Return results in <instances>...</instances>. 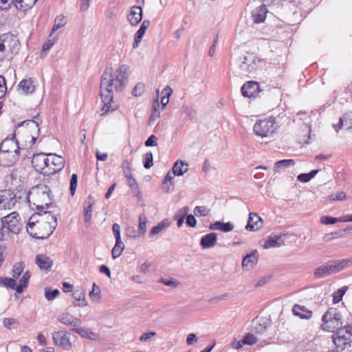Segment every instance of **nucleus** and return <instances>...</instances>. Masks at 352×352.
Listing matches in <instances>:
<instances>
[{
  "label": "nucleus",
  "mask_w": 352,
  "mask_h": 352,
  "mask_svg": "<svg viewBox=\"0 0 352 352\" xmlns=\"http://www.w3.org/2000/svg\"><path fill=\"white\" fill-rule=\"evenodd\" d=\"M78 184V175L76 173L72 174L70 179V192L72 196L74 195Z\"/></svg>",
  "instance_id": "obj_57"
},
{
  "label": "nucleus",
  "mask_w": 352,
  "mask_h": 352,
  "mask_svg": "<svg viewBox=\"0 0 352 352\" xmlns=\"http://www.w3.org/2000/svg\"><path fill=\"white\" fill-rule=\"evenodd\" d=\"M19 157V152L14 151L10 152L0 151V165L10 167L14 164Z\"/></svg>",
  "instance_id": "obj_12"
},
{
  "label": "nucleus",
  "mask_w": 352,
  "mask_h": 352,
  "mask_svg": "<svg viewBox=\"0 0 352 352\" xmlns=\"http://www.w3.org/2000/svg\"><path fill=\"white\" fill-rule=\"evenodd\" d=\"M89 296L91 298H94V297H97L98 298H100V289L95 283L93 284L92 289L89 292Z\"/></svg>",
  "instance_id": "obj_63"
},
{
  "label": "nucleus",
  "mask_w": 352,
  "mask_h": 352,
  "mask_svg": "<svg viewBox=\"0 0 352 352\" xmlns=\"http://www.w3.org/2000/svg\"><path fill=\"white\" fill-rule=\"evenodd\" d=\"M0 285L8 289H15L16 288V281L14 278L0 276Z\"/></svg>",
  "instance_id": "obj_40"
},
{
  "label": "nucleus",
  "mask_w": 352,
  "mask_h": 352,
  "mask_svg": "<svg viewBox=\"0 0 352 352\" xmlns=\"http://www.w3.org/2000/svg\"><path fill=\"white\" fill-rule=\"evenodd\" d=\"M112 230L116 239V243H122L121 241L120 225L117 223H113L112 226Z\"/></svg>",
  "instance_id": "obj_58"
},
{
  "label": "nucleus",
  "mask_w": 352,
  "mask_h": 352,
  "mask_svg": "<svg viewBox=\"0 0 352 352\" xmlns=\"http://www.w3.org/2000/svg\"><path fill=\"white\" fill-rule=\"evenodd\" d=\"M72 331L79 334L80 336L90 340H96L98 335L87 328H73Z\"/></svg>",
  "instance_id": "obj_31"
},
{
  "label": "nucleus",
  "mask_w": 352,
  "mask_h": 352,
  "mask_svg": "<svg viewBox=\"0 0 352 352\" xmlns=\"http://www.w3.org/2000/svg\"><path fill=\"white\" fill-rule=\"evenodd\" d=\"M346 289H347L346 287H342V288L338 289L336 292H334L333 294V302H338L339 301H340L342 300L344 294H345Z\"/></svg>",
  "instance_id": "obj_56"
},
{
  "label": "nucleus",
  "mask_w": 352,
  "mask_h": 352,
  "mask_svg": "<svg viewBox=\"0 0 352 352\" xmlns=\"http://www.w3.org/2000/svg\"><path fill=\"white\" fill-rule=\"evenodd\" d=\"M30 278V273L29 271H26L19 280V283L16 285V292L21 294L23 292L24 289L28 287L29 279Z\"/></svg>",
  "instance_id": "obj_33"
},
{
  "label": "nucleus",
  "mask_w": 352,
  "mask_h": 352,
  "mask_svg": "<svg viewBox=\"0 0 352 352\" xmlns=\"http://www.w3.org/2000/svg\"><path fill=\"white\" fill-rule=\"evenodd\" d=\"M258 259V254L257 250H254L248 254L242 261V267L245 270H252L257 263Z\"/></svg>",
  "instance_id": "obj_19"
},
{
  "label": "nucleus",
  "mask_w": 352,
  "mask_h": 352,
  "mask_svg": "<svg viewBox=\"0 0 352 352\" xmlns=\"http://www.w3.org/2000/svg\"><path fill=\"white\" fill-rule=\"evenodd\" d=\"M21 44L16 36L10 33L0 34L1 60H11L20 50Z\"/></svg>",
  "instance_id": "obj_2"
},
{
  "label": "nucleus",
  "mask_w": 352,
  "mask_h": 352,
  "mask_svg": "<svg viewBox=\"0 0 352 352\" xmlns=\"http://www.w3.org/2000/svg\"><path fill=\"white\" fill-rule=\"evenodd\" d=\"M320 222L323 224H334L337 222H342V217L336 218L330 216H323L320 219Z\"/></svg>",
  "instance_id": "obj_54"
},
{
  "label": "nucleus",
  "mask_w": 352,
  "mask_h": 352,
  "mask_svg": "<svg viewBox=\"0 0 352 352\" xmlns=\"http://www.w3.org/2000/svg\"><path fill=\"white\" fill-rule=\"evenodd\" d=\"M261 90L262 89H254V91H252L251 89H241V92L243 97L254 99L258 96Z\"/></svg>",
  "instance_id": "obj_53"
},
{
  "label": "nucleus",
  "mask_w": 352,
  "mask_h": 352,
  "mask_svg": "<svg viewBox=\"0 0 352 352\" xmlns=\"http://www.w3.org/2000/svg\"><path fill=\"white\" fill-rule=\"evenodd\" d=\"M217 236L214 232H210L201 237L200 244L204 249H209L217 244Z\"/></svg>",
  "instance_id": "obj_23"
},
{
  "label": "nucleus",
  "mask_w": 352,
  "mask_h": 352,
  "mask_svg": "<svg viewBox=\"0 0 352 352\" xmlns=\"http://www.w3.org/2000/svg\"><path fill=\"white\" fill-rule=\"evenodd\" d=\"M143 11L140 6H133L130 8L126 19L132 26L138 25L142 19Z\"/></svg>",
  "instance_id": "obj_13"
},
{
  "label": "nucleus",
  "mask_w": 352,
  "mask_h": 352,
  "mask_svg": "<svg viewBox=\"0 0 352 352\" xmlns=\"http://www.w3.org/2000/svg\"><path fill=\"white\" fill-rule=\"evenodd\" d=\"M21 126H25L28 128L30 131L32 133V134L35 133L36 135H38L40 131L39 125L37 122L34 120H28L23 122L21 124Z\"/></svg>",
  "instance_id": "obj_35"
},
{
  "label": "nucleus",
  "mask_w": 352,
  "mask_h": 352,
  "mask_svg": "<svg viewBox=\"0 0 352 352\" xmlns=\"http://www.w3.org/2000/svg\"><path fill=\"white\" fill-rule=\"evenodd\" d=\"M21 196H17L13 190L10 189H5L0 190V209L12 208Z\"/></svg>",
  "instance_id": "obj_8"
},
{
  "label": "nucleus",
  "mask_w": 352,
  "mask_h": 352,
  "mask_svg": "<svg viewBox=\"0 0 352 352\" xmlns=\"http://www.w3.org/2000/svg\"><path fill=\"white\" fill-rule=\"evenodd\" d=\"M349 320V317L344 316L336 308L331 307L322 316V327L324 330L334 332Z\"/></svg>",
  "instance_id": "obj_4"
},
{
  "label": "nucleus",
  "mask_w": 352,
  "mask_h": 352,
  "mask_svg": "<svg viewBox=\"0 0 352 352\" xmlns=\"http://www.w3.org/2000/svg\"><path fill=\"white\" fill-rule=\"evenodd\" d=\"M153 153L151 152L146 153L144 156V166L145 168L148 169L153 165Z\"/></svg>",
  "instance_id": "obj_55"
},
{
  "label": "nucleus",
  "mask_w": 352,
  "mask_h": 352,
  "mask_svg": "<svg viewBox=\"0 0 352 352\" xmlns=\"http://www.w3.org/2000/svg\"><path fill=\"white\" fill-rule=\"evenodd\" d=\"M263 221L262 218L258 215L257 213L250 212L249 214V218L248 223L245 226V229L248 231L256 232L261 229L263 226Z\"/></svg>",
  "instance_id": "obj_16"
},
{
  "label": "nucleus",
  "mask_w": 352,
  "mask_h": 352,
  "mask_svg": "<svg viewBox=\"0 0 352 352\" xmlns=\"http://www.w3.org/2000/svg\"><path fill=\"white\" fill-rule=\"evenodd\" d=\"M184 165H186V166H188L187 164H184V162H182V160L176 161L172 168L173 175L180 176L182 175L186 172H187V168H183V166Z\"/></svg>",
  "instance_id": "obj_36"
},
{
  "label": "nucleus",
  "mask_w": 352,
  "mask_h": 352,
  "mask_svg": "<svg viewBox=\"0 0 352 352\" xmlns=\"http://www.w3.org/2000/svg\"><path fill=\"white\" fill-rule=\"evenodd\" d=\"M122 166L125 177H128L132 175L131 172L130 163L128 160H124Z\"/></svg>",
  "instance_id": "obj_64"
},
{
  "label": "nucleus",
  "mask_w": 352,
  "mask_h": 352,
  "mask_svg": "<svg viewBox=\"0 0 352 352\" xmlns=\"http://www.w3.org/2000/svg\"><path fill=\"white\" fill-rule=\"evenodd\" d=\"M339 331H344L342 335L351 343L352 342V322L349 320L340 328Z\"/></svg>",
  "instance_id": "obj_41"
},
{
  "label": "nucleus",
  "mask_w": 352,
  "mask_h": 352,
  "mask_svg": "<svg viewBox=\"0 0 352 352\" xmlns=\"http://www.w3.org/2000/svg\"><path fill=\"white\" fill-rule=\"evenodd\" d=\"M52 338L56 346H60L65 350H69L71 349L72 343L66 333L61 331L54 332L52 334Z\"/></svg>",
  "instance_id": "obj_14"
},
{
  "label": "nucleus",
  "mask_w": 352,
  "mask_h": 352,
  "mask_svg": "<svg viewBox=\"0 0 352 352\" xmlns=\"http://www.w3.org/2000/svg\"><path fill=\"white\" fill-rule=\"evenodd\" d=\"M188 212V208L185 206L177 211L175 218L177 219V224L178 227H181L184 223V217Z\"/></svg>",
  "instance_id": "obj_48"
},
{
  "label": "nucleus",
  "mask_w": 352,
  "mask_h": 352,
  "mask_svg": "<svg viewBox=\"0 0 352 352\" xmlns=\"http://www.w3.org/2000/svg\"><path fill=\"white\" fill-rule=\"evenodd\" d=\"M262 60L253 53H247L243 56L240 68L242 72L250 74L256 72L261 66Z\"/></svg>",
  "instance_id": "obj_7"
},
{
  "label": "nucleus",
  "mask_w": 352,
  "mask_h": 352,
  "mask_svg": "<svg viewBox=\"0 0 352 352\" xmlns=\"http://www.w3.org/2000/svg\"><path fill=\"white\" fill-rule=\"evenodd\" d=\"M72 296L76 301H78V303L76 305L77 306L84 307L87 305V302L85 299V293L84 291L75 290L72 294Z\"/></svg>",
  "instance_id": "obj_39"
},
{
  "label": "nucleus",
  "mask_w": 352,
  "mask_h": 352,
  "mask_svg": "<svg viewBox=\"0 0 352 352\" xmlns=\"http://www.w3.org/2000/svg\"><path fill=\"white\" fill-rule=\"evenodd\" d=\"M59 294L60 292L58 289H54L53 290L46 289L45 291V297L47 300H53Z\"/></svg>",
  "instance_id": "obj_60"
},
{
  "label": "nucleus",
  "mask_w": 352,
  "mask_h": 352,
  "mask_svg": "<svg viewBox=\"0 0 352 352\" xmlns=\"http://www.w3.org/2000/svg\"><path fill=\"white\" fill-rule=\"evenodd\" d=\"M211 230H220L223 232H228L234 229V225L231 222L215 221L209 226Z\"/></svg>",
  "instance_id": "obj_27"
},
{
  "label": "nucleus",
  "mask_w": 352,
  "mask_h": 352,
  "mask_svg": "<svg viewBox=\"0 0 352 352\" xmlns=\"http://www.w3.org/2000/svg\"><path fill=\"white\" fill-rule=\"evenodd\" d=\"M35 263L38 267L44 271H50L53 265V261L45 254H39L36 256Z\"/></svg>",
  "instance_id": "obj_18"
},
{
  "label": "nucleus",
  "mask_w": 352,
  "mask_h": 352,
  "mask_svg": "<svg viewBox=\"0 0 352 352\" xmlns=\"http://www.w3.org/2000/svg\"><path fill=\"white\" fill-rule=\"evenodd\" d=\"M19 150L18 142L14 141V138H6L3 140L0 145V151L10 152L14 151L19 152Z\"/></svg>",
  "instance_id": "obj_25"
},
{
  "label": "nucleus",
  "mask_w": 352,
  "mask_h": 352,
  "mask_svg": "<svg viewBox=\"0 0 352 352\" xmlns=\"http://www.w3.org/2000/svg\"><path fill=\"white\" fill-rule=\"evenodd\" d=\"M25 199L29 202L30 208L33 209V206H35L36 210L42 211L52 206L53 195L47 186L38 185L26 193Z\"/></svg>",
  "instance_id": "obj_1"
},
{
  "label": "nucleus",
  "mask_w": 352,
  "mask_h": 352,
  "mask_svg": "<svg viewBox=\"0 0 352 352\" xmlns=\"http://www.w3.org/2000/svg\"><path fill=\"white\" fill-rule=\"evenodd\" d=\"M150 21L145 19L142 21L140 27L138 30L136 32L134 36V42L133 43V47L137 48L139 45V43L141 42L143 36L144 35L146 30L150 25Z\"/></svg>",
  "instance_id": "obj_22"
},
{
  "label": "nucleus",
  "mask_w": 352,
  "mask_h": 352,
  "mask_svg": "<svg viewBox=\"0 0 352 352\" xmlns=\"http://www.w3.org/2000/svg\"><path fill=\"white\" fill-rule=\"evenodd\" d=\"M276 129V119L273 117L257 120L254 125L253 130L256 135L261 137H267Z\"/></svg>",
  "instance_id": "obj_6"
},
{
  "label": "nucleus",
  "mask_w": 352,
  "mask_h": 352,
  "mask_svg": "<svg viewBox=\"0 0 352 352\" xmlns=\"http://www.w3.org/2000/svg\"><path fill=\"white\" fill-rule=\"evenodd\" d=\"M41 219H43L44 222L49 225H52V223H55L56 228H57V218L54 214H52L51 212L43 211V215L41 214Z\"/></svg>",
  "instance_id": "obj_44"
},
{
  "label": "nucleus",
  "mask_w": 352,
  "mask_h": 352,
  "mask_svg": "<svg viewBox=\"0 0 352 352\" xmlns=\"http://www.w3.org/2000/svg\"><path fill=\"white\" fill-rule=\"evenodd\" d=\"M258 339L250 333H247L243 338V343H244V344L252 345L256 343Z\"/></svg>",
  "instance_id": "obj_59"
},
{
  "label": "nucleus",
  "mask_w": 352,
  "mask_h": 352,
  "mask_svg": "<svg viewBox=\"0 0 352 352\" xmlns=\"http://www.w3.org/2000/svg\"><path fill=\"white\" fill-rule=\"evenodd\" d=\"M352 265V257L329 261L325 264L316 268L314 276L316 278H322L332 274H336Z\"/></svg>",
  "instance_id": "obj_3"
},
{
  "label": "nucleus",
  "mask_w": 352,
  "mask_h": 352,
  "mask_svg": "<svg viewBox=\"0 0 352 352\" xmlns=\"http://www.w3.org/2000/svg\"><path fill=\"white\" fill-rule=\"evenodd\" d=\"M37 1L38 0H11V5H13L17 10L26 11L32 8Z\"/></svg>",
  "instance_id": "obj_28"
},
{
  "label": "nucleus",
  "mask_w": 352,
  "mask_h": 352,
  "mask_svg": "<svg viewBox=\"0 0 352 352\" xmlns=\"http://www.w3.org/2000/svg\"><path fill=\"white\" fill-rule=\"evenodd\" d=\"M346 195L344 192H340L338 193L333 194V195H331L330 196H329V200H331V201H342V200L346 199Z\"/></svg>",
  "instance_id": "obj_61"
},
{
  "label": "nucleus",
  "mask_w": 352,
  "mask_h": 352,
  "mask_svg": "<svg viewBox=\"0 0 352 352\" xmlns=\"http://www.w3.org/2000/svg\"><path fill=\"white\" fill-rule=\"evenodd\" d=\"M38 82L34 78H28L23 79L17 86V88H36Z\"/></svg>",
  "instance_id": "obj_42"
},
{
  "label": "nucleus",
  "mask_w": 352,
  "mask_h": 352,
  "mask_svg": "<svg viewBox=\"0 0 352 352\" xmlns=\"http://www.w3.org/2000/svg\"><path fill=\"white\" fill-rule=\"evenodd\" d=\"M95 201L92 196L89 195L84 202V221L85 223H89L91 219L92 206Z\"/></svg>",
  "instance_id": "obj_26"
},
{
  "label": "nucleus",
  "mask_w": 352,
  "mask_h": 352,
  "mask_svg": "<svg viewBox=\"0 0 352 352\" xmlns=\"http://www.w3.org/2000/svg\"><path fill=\"white\" fill-rule=\"evenodd\" d=\"M125 234L128 237L135 238L139 235L138 232L133 226H129L125 230Z\"/></svg>",
  "instance_id": "obj_62"
},
{
  "label": "nucleus",
  "mask_w": 352,
  "mask_h": 352,
  "mask_svg": "<svg viewBox=\"0 0 352 352\" xmlns=\"http://www.w3.org/2000/svg\"><path fill=\"white\" fill-rule=\"evenodd\" d=\"M47 156V169L44 172V175H54L64 168L65 161L63 157L54 153H49Z\"/></svg>",
  "instance_id": "obj_9"
},
{
  "label": "nucleus",
  "mask_w": 352,
  "mask_h": 352,
  "mask_svg": "<svg viewBox=\"0 0 352 352\" xmlns=\"http://www.w3.org/2000/svg\"><path fill=\"white\" fill-rule=\"evenodd\" d=\"M100 96L103 102L102 109L107 113L109 111L111 103L113 101L112 89H100Z\"/></svg>",
  "instance_id": "obj_24"
},
{
  "label": "nucleus",
  "mask_w": 352,
  "mask_h": 352,
  "mask_svg": "<svg viewBox=\"0 0 352 352\" xmlns=\"http://www.w3.org/2000/svg\"><path fill=\"white\" fill-rule=\"evenodd\" d=\"M173 92V89H162L161 92V95H162L161 98V104L162 108L164 109L166 104L169 102V97Z\"/></svg>",
  "instance_id": "obj_51"
},
{
  "label": "nucleus",
  "mask_w": 352,
  "mask_h": 352,
  "mask_svg": "<svg viewBox=\"0 0 352 352\" xmlns=\"http://www.w3.org/2000/svg\"><path fill=\"white\" fill-rule=\"evenodd\" d=\"M168 223L166 221H162L158 223L156 226L152 228L149 232V236L153 237L159 233H160L164 229L168 227Z\"/></svg>",
  "instance_id": "obj_46"
},
{
  "label": "nucleus",
  "mask_w": 352,
  "mask_h": 352,
  "mask_svg": "<svg viewBox=\"0 0 352 352\" xmlns=\"http://www.w3.org/2000/svg\"><path fill=\"white\" fill-rule=\"evenodd\" d=\"M129 69V67L127 65H122L116 71L115 77H113L114 88H120L126 85Z\"/></svg>",
  "instance_id": "obj_10"
},
{
  "label": "nucleus",
  "mask_w": 352,
  "mask_h": 352,
  "mask_svg": "<svg viewBox=\"0 0 352 352\" xmlns=\"http://www.w3.org/2000/svg\"><path fill=\"white\" fill-rule=\"evenodd\" d=\"M293 314L302 319H309L312 316V312L307 310L305 307L295 305L292 309Z\"/></svg>",
  "instance_id": "obj_29"
},
{
  "label": "nucleus",
  "mask_w": 352,
  "mask_h": 352,
  "mask_svg": "<svg viewBox=\"0 0 352 352\" xmlns=\"http://www.w3.org/2000/svg\"><path fill=\"white\" fill-rule=\"evenodd\" d=\"M281 239L280 235H272L268 236L267 240L263 245V248L265 249L270 248H276V247H280L281 245V243H280L278 241Z\"/></svg>",
  "instance_id": "obj_34"
},
{
  "label": "nucleus",
  "mask_w": 352,
  "mask_h": 352,
  "mask_svg": "<svg viewBox=\"0 0 352 352\" xmlns=\"http://www.w3.org/2000/svg\"><path fill=\"white\" fill-rule=\"evenodd\" d=\"M344 331L336 330L333 332L332 340L338 349L343 351L351 346V342L342 335Z\"/></svg>",
  "instance_id": "obj_15"
},
{
  "label": "nucleus",
  "mask_w": 352,
  "mask_h": 352,
  "mask_svg": "<svg viewBox=\"0 0 352 352\" xmlns=\"http://www.w3.org/2000/svg\"><path fill=\"white\" fill-rule=\"evenodd\" d=\"M295 164V160L292 159L279 160L274 164V170L276 171L280 168L293 166Z\"/></svg>",
  "instance_id": "obj_45"
},
{
  "label": "nucleus",
  "mask_w": 352,
  "mask_h": 352,
  "mask_svg": "<svg viewBox=\"0 0 352 352\" xmlns=\"http://www.w3.org/2000/svg\"><path fill=\"white\" fill-rule=\"evenodd\" d=\"M47 161H49L47 154L37 153L33 155L32 164L36 171L44 175V172L47 169Z\"/></svg>",
  "instance_id": "obj_11"
},
{
  "label": "nucleus",
  "mask_w": 352,
  "mask_h": 352,
  "mask_svg": "<svg viewBox=\"0 0 352 352\" xmlns=\"http://www.w3.org/2000/svg\"><path fill=\"white\" fill-rule=\"evenodd\" d=\"M58 320L65 325L78 327L81 324V320L69 313H63L59 315Z\"/></svg>",
  "instance_id": "obj_21"
},
{
  "label": "nucleus",
  "mask_w": 352,
  "mask_h": 352,
  "mask_svg": "<svg viewBox=\"0 0 352 352\" xmlns=\"http://www.w3.org/2000/svg\"><path fill=\"white\" fill-rule=\"evenodd\" d=\"M147 219L144 215L139 217L138 233L140 236H144L146 231Z\"/></svg>",
  "instance_id": "obj_49"
},
{
  "label": "nucleus",
  "mask_w": 352,
  "mask_h": 352,
  "mask_svg": "<svg viewBox=\"0 0 352 352\" xmlns=\"http://www.w3.org/2000/svg\"><path fill=\"white\" fill-rule=\"evenodd\" d=\"M109 87H114L113 78L111 76V73L105 70L101 77L100 88H109Z\"/></svg>",
  "instance_id": "obj_32"
},
{
  "label": "nucleus",
  "mask_w": 352,
  "mask_h": 352,
  "mask_svg": "<svg viewBox=\"0 0 352 352\" xmlns=\"http://www.w3.org/2000/svg\"><path fill=\"white\" fill-rule=\"evenodd\" d=\"M65 23L66 22L65 21V16L63 15L57 16L55 18L54 24L50 36H52L54 32L57 31L60 28L63 27L65 25Z\"/></svg>",
  "instance_id": "obj_47"
},
{
  "label": "nucleus",
  "mask_w": 352,
  "mask_h": 352,
  "mask_svg": "<svg viewBox=\"0 0 352 352\" xmlns=\"http://www.w3.org/2000/svg\"><path fill=\"white\" fill-rule=\"evenodd\" d=\"M318 169L312 170L309 173H300L297 176V179L302 183L309 182L311 179H313L318 173Z\"/></svg>",
  "instance_id": "obj_43"
},
{
  "label": "nucleus",
  "mask_w": 352,
  "mask_h": 352,
  "mask_svg": "<svg viewBox=\"0 0 352 352\" xmlns=\"http://www.w3.org/2000/svg\"><path fill=\"white\" fill-rule=\"evenodd\" d=\"M267 12V10L264 4L256 8L252 11V18L253 21L256 23H263L266 18Z\"/></svg>",
  "instance_id": "obj_20"
},
{
  "label": "nucleus",
  "mask_w": 352,
  "mask_h": 352,
  "mask_svg": "<svg viewBox=\"0 0 352 352\" xmlns=\"http://www.w3.org/2000/svg\"><path fill=\"white\" fill-rule=\"evenodd\" d=\"M124 245L123 243H116L111 251V255L113 258L116 259L118 258L122 254V252L124 250Z\"/></svg>",
  "instance_id": "obj_50"
},
{
  "label": "nucleus",
  "mask_w": 352,
  "mask_h": 352,
  "mask_svg": "<svg viewBox=\"0 0 352 352\" xmlns=\"http://www.w3.org/2000/svg\"><path fill=\"white\" fill-rule=\"evenodd\" d=\"M24 269V265L23 263H16L12 270L11 274L14 278H17L23 272Z\"/></svg>",
  "instance_id": "obj_52"
},
{
  "label": "nucleus",
  "mask_w": 352,
  "mask_h": 352,
  "mask_svg": "<svg viewBox=\"0 0 352 352\" xmlns=\"http://www.w3.org/2000/svg\"><path fill=\"white\" fill-rule=\"evenodd\" d=\"M342 127H345L346 130L352 129V112L346 113L340 118L338 129Z\"/></svg>",
  "instance_id": "obj_30"
},
{
  "label": "nucleus",
  "mask_w": 352,
  "mask_h": 352,
  "mask_svg": "<svg viewBox=\"0 0 352 352\" xmlns=\"http://www.w3.org/2000/svg\"><path fill=\"white\" fill-rule=\"evenodd\" d=\"M173 176L168 172L165 176L162 182V189L165 192H170L173 190L174 184L173 183Z\"/></svg>",
  "instance_id": "obj_38"
},
{
  "label": "nucleus",
  "mask_w": 352,
  "mask_h": 352,
  "mask_svg": "<svg viewBox=\"0 0 352 352\" xmlns=\"http://www.w3.org/2000/svg\"><path fill=\"white\" fill-rule=\"evenodd\" d=\"M125 177L127 179V184L131 188L132 193L136 197L140 196L141 192L135 179L133 177L132 175Z\"/></svg>",
  "instance_id": "obj_37"
},
{
  "label": "nucleus",
  "mask_w": 352,
  "mask_h": 352,
  "mask_svg": "<svg viewBox=\"0 0 352 352\" xmlns=\"http://www.w3.org/2000/svg\"><path fill=\"white\" fill-rule=\"evenodd\" d=\"M26 230L28 233L33 238L45 239L48 238L56 230V223L49 225L43 219L34 223L32 221L28 223Z\"/></svg>",
  "instance_id": "obj_5"
},
{
  "label": "nucleus",
  "mask_w": 352,
  "mask_h": 352,
  "mask_svg": "<svg viewBox=\"0 0 352 352\" xmlns=\"http://www.w3.org/2000/svg\"><path fill=\"white\" fill-rule=\"evenodd\" d=\"M11 216L12 214H8L2 217L1 223L6 228L8 233L18 234L21 229L20 223L15 217H13L12 220H10Z\"/></svg>",
  "instance_id": "obj_17"
}]
</instances>
